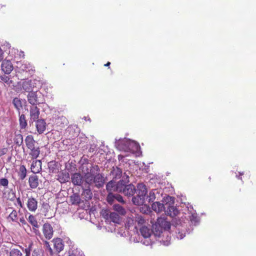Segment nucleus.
I'll return each instance as SVG.
<instances>
[{
    "mask_svg": "<svg viewBox=\"0 0 256 256\" xmlns=\"http://www.w3.org/2000/svg\"><path fill=\"white\" fill-rule=\"evenodd\" d=\"M12 103L14 107L20 112V110L22 108V102L21 100L17 98H14L12 100ZM20 112H19V114Z\"/></svg>",
    "mask_w": 256,
    "mask_h": 256,
    "instance_id": "34",
    "label": "nucleus"
},
{
    "mask_svg": "<svg viewBox=\"0 0 256 256\" xmlns=\"http://www.w3.org/2000/svg\"><path fill=\"white\" fill-rule=\"evenodd\" d=\"M113 208L121 215H124L126 213L125 209L119 204H114L113 206Z\"/></svg>",
    "mask_w": 256,
    "mask_h": 256,
    "instance_id": "32",
    "label": "nucleus"
},
{
    "mask_svg": "<svg viewBox=\"0 0 256 256\" xmlns=\"http://www.w3.org/2000/svg\"><path fill=\"white\" fill-rule=\"evenodd\" d=\"M136 223L138 226H141L144 224L146 222V220L144 217L140 214H135Z\"/></svg>",
    "mask_w": 256,
    "mask_h": 256,
    "instance_id": "33",
    "label": "nucleus"
},
{
    "mask_svg": "<svg viewBox=\"0 0 256 256\" xmlns=\"http://www.w3.org/2000/svg\"><path fill=\"white\" fill-rule=\"evenodd\" d=\"M110 64V62H108L106 64H104L105 66H108Z\"/></svg>",
    "mask_w": 256,
    "mask_h": 256,
    "instance_id": "53",
    "label": "nucleus"
},
{
    "mask_svg": "<svg viewBox=\"0 0 256 256\" xmlns=\"http://www.w3.org/2000/svg\"><path fill=\"white\" fill-rule=\"evenodd\" d=\"M54 248L58 252H60L63 250L64 244L62 240L60 238H56L53 240Z\"/></svg>",
    "mask_w": 256,
    "mask_h": 256,
    "instance_id": "17",
    "label": "nucleus"
},
{
    "mask_svg": "<svg viewBox=\"0 0 256 256\" xmlns=\"http://www.w3.org/2000/svg\"><path fill=\"white\" fill-rule=\"evenodd\" d=\"M70 174L68 172H61L58 174V180L60 183H65L68 181L70 180Z\"/></svg>",
    "mask_w": 256,
    "mask_h": 256,
    "instance_id": "18",
    "label": "nucleus"
},
{
    "mask_svg": "<svg viewBox=\"0 0 256 256\" xmlns=\"http://www.w3.org/2000/svg\"><path fill=\"white\" fill-rule=\"evenodd\" d=\"M122 180H124V183H128L130 182L128 174L126 172H124V174Z\"/></svg>",
    "mask_w": 256,
    "mask_h": 256,
    "instance_id": "46",
    "label": "nucleus"
},
{
    "mask_svg": "<svg viewBox=\"0 0 256 256\" xmlns=\"http://www.w3.org/2000/svg\"><path fill=\"white\" fill-rule=\"evenodd\" d=\"M16 202L20 208H23V204H22V202H21V200H20V197L16 198Z\"/></svg>",
    "mask_w": 256,
    "mask_h": 256,
    "instance_id": "49",
    "label": "nucleus"
},
{
    "mask_svg": "<svg viewBox=\"0 0 256 256\" xmlns=\"http://www.w3.org/2000/svg\"><path fill=\"white\" fill-rule=\"evenodd\" d=\"M156 228H158L160 232L162 230H168L170 228V223L162 218H158L156 224Z\"/></svg>",
    "mask_w": 256,
    "mask_h": 256,
    "instance_id": "5",
    "label": "nucleus"
},
{
    "mask_svg": "<svg viewBox=\"0 0 256 256\" xmlns=\"http://www.w3.org/2000/svg\"><path fill=\"white\" fill-rule=\"evenodd\" d=\"M166 208L164 209L165 210V214L170 216L171 217H174L176 216L178 212L177 208L174 206H171L169 204H166L165 205Z\"/></svg>",
    "mask_w": 256,
    "mask_h": 256,
    "instance_id": "14",
    "label": "nucleus"
},
{
    "mask_svg": "<svg viewBox=\"0 0 256 256\" xmlns=\"http://www.w3.org/2000/svg\"><path fill=\"white\" fill-rule=\"evenodd\" d=\"M29 186L31 188H36L39 184L38 178L36 175L30 176L28 179Z\"/></svg>",
    "mask_w": 256,
    "mask_h": 256,
    "instance_id": "15",
    "label": "nucleus"
},
{
    "mask_svg": "<svg viewBox=\"0 0 256 256\" xmlns=\"http://www.w3.org/2000/svg\"><path fill=\"white\" fill-rule=\"evenodd\" d=\"M114 198L118 202L122 203H124V200L122 196L118 194H114Z\"/></svg>",
    "mask_w": 256,
    "mask_h": 256,
    "instance_id": "45",
    "label": "nucleus"
},
{
    "mask_svg": "<svg viewBox=\"0 0 256 256\" xmlns=\"http://www.w3.org/2000/svg\"><path fill=\"white\" fill-rule=\"evenodd\" d=\"M32 256H37L36 253L35 252H34L32 254Z\"/></svg>",
    "mask_w": 256,
    "mask_h": 256,
    "instance_id": "54",
    "label": "nucleus"
},
{
    "mask_svg": "<svg viewBox=\"0 0 256 256\" xmlns=\"http://www.w3.org/2000/svg\"><path fill=\"white\" fill-rule=\"evenodd\" d=\"M27 170L24 165H20L18 172V176L20 180H24L26 176Z\"/></svg>",
    "mask_w": 256,
    "mask_h": 256,
    "instance_id": "25",
    "label": "nucleus"
},
{
    "mask_svg": "<svg viewBox=\"0 0 256 256\" xmlns=\"http://www.w3.org/2000/svg\"><path fill=\"white\" fill-rule=\"evenodd\" d=\"M156 199V196L153 191H150L148 196H146V202L147 201L148 202H153Z\"/></svg>",
    "mask_w": 256,
    "mask_h": 256,
    "instance_id": "38",
    "label": "nucleus"
},
{
    "mask_svg": "<svg viewBox=\"0 0 256 256\" xmlns=\"http://www.w3.org/2000/svg\"><path fill=\"white\" fill-rule=\"evenodd\" d=\"M49 172L50 173H56L58 170V163L52 160L48 164Z\"/></svg>",
    "mask_w": 256,
    "mask_h": 256,
    "instance_id": "26",
    "label": "nucleus"
},
{
    "mask_svg": "<svg viewBox=\"0 0 256 256\" xmlns=\"http://www.w3.org/2000/svg\"><path fill=\"white\" fill-rule=\"evenodd\" d=\"M75 128H78L76 125H70V126H68V130H69L70 132L72 130H74Z\"/></svg>",
    "mask_w": 256,
    "mask_h": 256,
    "instance_id": "51",
    "label": "nucleus"
},
{
    "mask_svg": "<svg viewBox=\"0 0 256 256\" xmlns=\"http://www.w3.org/2000/svg\"><path fill=\"white\" fill-rule=\"evenodd\" d=\"M124 158V156L120 154L118 156V159L119 160H122Z\"/></svg>",
    "mask_w": 256,
    "mask_h": 256,
    "instance_id": "52",
    "label": "nucleus"
},
{
    "mask_svg": "<svg viewBox=\"0 0 256 256\" xmlns=\"http://www.w3.org/2000/svg\"><path fill=\"white\" fill-rule=\"evenodd\" d=\"M74 256V255H72V256Z\"/></svg>",
    "mask_w": 256,
    "mask_h": 256,
    "instance_id": "58",
    "label": "nucleus"
},
{
    "mask_svg": "<svg viewBox=\"0 0 256 256\" xmlns=\"http://www.w3.org/2000/svg\"><path fill=\"white\" fill-rule=\"evenodd\" d=\"M8 219H10L12 222H16L18 220V213L16 210H13L9 214Z\"/></svg>",
    "mask_w": 256,
    "mask_h": 256,
    "instance_id": "37",
    "label": "nucleus"
},
{
    "mask_svg": "<svg viewBox=\"0 0 256 256\" xmlns=\"http://www.w3.org/2000/svg\"><path fill=\"white\" fill-rule=\"evenodd\" d=\"M22 88L27 92H32V80H24L22 85Z\"/></svg>",
    "mask_w": 256,
    "mask_h": 256,
    "instance_id": "27",
    "label": "nucleus"
},
{
    "mask_svg": "<svg viewBox=\"0 0 256 256\" xmlns=\"http://www.w3.org/2000/svg\"><path fill=\"white\" fill-rule=\"evenodd\" d=\"M122 174V171L121 168L116 167L112 172V174L116 178H120Z\"/></svg>",
    "mask_w": 256,
    "mask_h": 256,
    "instance_id": "35",
    "label": "nucleus"
},
{
    "mask_svg": "<svg viewBox=\"0 0 256 256\" xmlns=\"http://www.w3.org/2000/svg\"><path fill=\"white\" fill-rule=\"evenodd\" d=\"M136 192V188L132 184H128L125 186V188L124 190L122 193L128 197H130L134 196Z\"/></svg>",
    "mask_w": 256,
    "mask_h": 256,
    "instance_id": "12",
    "label": "nucleus"
},
{
    "mask_svg": "<svg viewBox=\"0 0 256 256\" xmlns=\"http://www.w3.org/2000/svg\"><path fill=\"white\" fill-rule=\"evenodd\" d=\"M28 222L32 226V230L36 234H40V232L38 230L39 225L36 218L32 214H30L28 218Z\"/></svg>",
    "mask_w": 256,
    "mask_h": 256,
    "instance_id": "7",
    "label": "nucleus"
},
{
    "mask_svg": "<svg viewBox=\"0 0 256 256\" xmlns=\"http://www.w3.org/2000/svg\"><path fill=\"white\" fill-rule=\"evenodd\" d=\"M33 245L32 242H30L28 248H26L23 251L26 254V256H30V252L32 250V246Z\"/></svg>",
    "mask_w": 256,
    "mask_h": 256,
    "instance_id": "42",
    "label": "nucleus"
},
{
    "mask_svg": "<svg viewBox=\"0 0 256 256\" xmlns=\"http://www.w3.org/2000/svg\"><path fill=\"white\" fill-rule=\"evenodd\" d=\"M116 185V184L115 182L113 180H110L109 182L106 186V189L107 191L109 192H116V188H115Z\"/></svg>",
    "mask_w": 256,
    "mask_h": 256,
    "instance_id": "31",
    "label": "nucleus"
},
{
    "mask_svg": "<svg viewBox=\"0 0 256 256\" xmlns=\"http://www.w3.org/2000/svg\"><path fill=\"white\" fill-rule=\"evenodd\" d=\"M10 256H22V252L18 249L13 248L10 252Z\"/></svg>",
    "mask_w": 256,
    "mask_h": 256,
    "instance_id": "40",
    "label": "nucleus"
},
{
    "mask_svg": "<svg viewBox=\"0 0 256 256\" xmlns=\"http://www.w3.org/2000/svg\"><path fill=\"white\" fill-rule=\"evenodd\" d=\"M102 215L106 220L116 224H120V216L116 212H110L106 210H102Z\"/></svg>",
    "mask_w": 256,
    "mask_h": 256,
    "instance_id": "4",
    "label": "nucleus"
},
{
    "mask_svg": "<svg viewBox=\"0 0 256 256\" xmlns=\"http://www.w3.org/2000/svg\"><path fill=\"white\" fill-rule=\"evenodd\" d=\"M42 232L46 239L50 240L52 238L54 230L50 224L45 223L42 226Z\"/></svg>",
    "mask_w": 256,
    "mask_h": 256,
    "instance_id": "6",
    "label": "nucleus"
},
{
    "mask_svg": "<svg viewBox=\"0 0 256 256\" xmlns=\"http://www.w3.org/2000/svg\"><path fill=\"white\" fill-rule=\"evenodd\" d=\"M6 254H8V250H6Z\"/></svg>",
    "mask_w": 256,
    "mask_h": 256,
    "instance_id": "56",
    "label": "nucleus"
},
{
    "mask_svg": "<svg viewBox=\"0 0 256 256\" xmlns=\"http://www.w3.org/2000/svg\"><path fill=\"white\" fill-rule=\"evenodd\" d=\"M2 70L6 74H10L14 69L13 65L12 62L9 60H4L2 61L1 65Z\"/></svg>",
    "mask_w": 256,
    "mask_h": 256,
    "instance_id": "8",
    "label": "nucleus"
},
{
    "mask_svg": "<svg viewBox=\"0 0 256 256\" xmlns=\"http://www.w3.org/2000/svg\"><path fill=\"white\" fill-rule=\"evenodd\" d=\"M136 218L135 216H128L126 218V226L128 228L132 226H134L135 228H137V226L136 223Z\"/></svg>",
    "mask_w": 256,
    "mask_h": 256,
    "instance_id": "24",
    "label": "nucleus"
},
{
    "mask_svg": "<svg viewBox=\"0 0 256 256\" xmlns=\"http://www.w3.org/2000/svg\"><path fill=\"white\" fill-rule=\"evenodd\" d=\"M82 170L84 173V180L89 186L94 184L98 188L103 186L104 178L102 174L100 173V168L98 165H92L88 167V164H82Z\"/></svg>",
    "mask_w": 256,
    "mask_h": 256,
    "instance_id": "1",
    "label": "nucleus"
},
{
    "mask_svg": "<svg viewBox=\"0 0 256 256\" xmlns=\"http://www.w3.org/2000/svg\"><path fill=\"white\" fill-rule=\"evenodd\" d=\"M56 124L60 126L64 127L68 124V120L65 116H59L57 119Z\"/></svg>",
    "mask_w": 256,
    "mask_h": 256,
    "instance_id": "29",
    "label": "nucleus"
},
{
    "mask_svg": "<svg viewBox=\"0 0 256 256\" xmlns=\"http://www.w3.org/2000/svg\"><path fill=\"white\" fill-rule=\"evenodd\" d=\"M243 174V173H240V175H242Z\"/></svg>",
    "mask_w": 256,
    "mask_h": 256,
    "instance_id": "57",
    "label": "nucleus"
},
{
    "mask_svg": "<svg viewBox=\"0 0 256 256\" xmlns=\"http://www.w3.org/2000/svg\"><path fill=\"white\" fill-rule=\"evenodd\" d=\"M20 126L21 129H24L28 126L27 120L26 116L24 114L20 116L19 118Z\"/></svg>",
    "mask_w": 256,
    "mask_h": 256,
    "instance_id": "30",
    "label": "nucleus"
},
{
    "mask_svg": "<svg viewBox=\"0 0 256 256\" xmlns=\"http://www.w3.org/2000/svg\"><path fill=\"white\" fill-rule=\"evenodd\" d=\"M28 100L31 104L36 105L38 103V97L36 92H30L28 95Z\"/></svg>",
    "mask_w": 256,
    "mask_h": 256,
    "instance_id": "22",
    "label": "nucleus"
},
{
    "mask_svg": "<svg viewBox=\"0 0 256 256\" xmlns=\"http://www.w3.org/2000/svg\"><path fill=\"white\" fill-rule=\"evenodd\" d=\"M4 58V52L0 47V62L2 61Z\"/></svg>",
    "mask_w": 256,
    "mask_h": 256,
    "instance_id": "50",
    "label": "nucleus"
},
{
    "mask_svg": "<svg viewBox=\"0 0 256 256\" xmlns=\"http://www.w3.org/2000/svg\"><path fill=\"white\" fill-rule=\"evenodd\" d=\"M8 179L6 178H2L0 180V184L4 186H8Z\"/></svg>",
    "mask_w": 256,
    "mask_h": 256,
    "instance_id": "44",
    "label": "nucleus"
},
{
    "mask_svg": "<svg viewBox=\"0 0 256 256\" xmlns=\"http://www.w3.org/2000/svg\"><path fill=\"white\" fill-rule=\"evenodd\" d=\"M140 232L144 238H148L151 236L152 231L147 226H142L140 229Z\"/></svg>",
    "mask_w": 256,
    "mask_h": 256,
    "instance_id": "20",
    "label": "nucleus"
},
{
    "mask_svg": "<svg viewBox=\"0 0 256 256\" xmlns=\"http://www.w3.org/2000/svg\"><path fill=\"white\" fill-rule=\"evenodd\" d=\"M82 196L86 200H89L92 199V194L89 186L88 188L83 189Z\"/></svg>",
    "mask_w": 256,
    "mask_h": 256,
    "instance_id": "23",
    "label": "nucleus"
},
{
    "mask_svg": "<svg viewBox=\"0 0 256 256\" xmlns=\"http://www.w3.org/2000/svg\"><path fill=\"white\" fill-rule=\"evenodd\" d=\"M40 114V109L36 106L31 107L30 108V120L36 122L38 120Z\"/></svg>",
    "mask_w": 256,
    "mask_h": 256,
    "instance_id": "10",
    "label": "nucleus"
},
{
    "mask_svg": "<svg viewBox=\"0 0 256 256\" xmlns=\"http://www.w3.org/2000/svg\"><path fill=\"white\" fill-rule=\"evenodd\" d=\"M8 151L6 148H0V157L5 154Z\"/></svg>",
    "mask_w": 256,
    "mask_h": 256,
    "instance_id": "47",
    "label": "nucleus"
},
{
    "mask_svg": "<svg viewBox=\"0 0 256 256\" xmlns=\"http://www.w3.org/2000/svg\"><path fill=\"white\" fill-rule=\"evenodd\" d=\"M126 183H124V180H120L116 184V192H122L124 191V190L125 188V186Z\"/></svg>",
    "mask_w": 256,
    "mask_h": 256,
    "instance_id": "28",
    "label": "nucleus"
},
{
    "mask_svg": "<svg viewBox=\"0 0 256 256\" xmlns=\"http://www.w3.org/2000/svg\"><path fill=\"white\" fill-rule=\"evenodd\" d=\"M30 169L34 174L40 172L42 170V162L40 160H36L32 161Z\"/></svg>",
    "mask_w": 256,
    "mask_h": 256,
    "instance_id": "13",
    "label": "nucleus"
},
{
    "mask_svg": "<svg viewBox=\"0 0 256 256\" xmlns=\"http://www.w3.org/2000/svg\"><path fill=\"white\" fill-rule=\"evenodd\" d=\"M115 199L114 194L112 192H109L106 197V200L108 202L112 204Z\"/></svg>",
    "mask_w": 256,
    "mask_h": 256,
    "instance_id": "41",
    "label": "nucleus"
},
{
    "mask_svg": "<svg viewBox=\"0 0 256 256\" xmlns=\"http://www.w3.org/2000/svg\"><path fill=\"white\" fill-rule=\"evenodd\" d=\"M44 246H46V248L49 250V251L50 252H52V249L50 246V245L49 244V242L47 241L44 242Z\"/></svg>",
    "mask_w": 256,
    "mask_h": 256,
    "instance_id": "48",
    "label": "nucleus"
},
{
    "mask_svg": "<svg viewBox=\"0 0 256 256\" xmlns=\"http://www.w3.org/2000/svg\"><path fill=\"white\" fill-rule=\"evenodd\" d=\"M15 144L20 146L23 144V136L21 134H16L14 139Z\"/></svg>",
    "mask_w": 256,
    "mask_h": 256,
    "instance_id": "36",
    "label": "nucleus"
},
{
    "mask_svg": "<svg viewBox=\"0 0 256 256\" xmlns=\"http://www.w3.org/2000/svg\"><path fill=\"white\" fill-rule=\"evenodd\" d=\"M36 126L39 134L44 132L46 128V124L43 119H40L36 121Z\"/></svg>",
    "mask_w": 256,
    "mask_h": 256,
    "instance_id": "11",
    "label": "nucleus"
},
{
    "mask_svg": "<svg viewBox=\"0 0 256 256\" xmlns=\"http://www.w3.org/2000/svg\"><path fill=\"white\" fill-rule=\"evenodd\" d=\"M0 80L1 81L7 84H10L11 82V80H10V78L6 75L0 76Z\"/></svg>",
    "mask_w": 256,
    "mask_h": 256,
    "instance_id": "43",
    "label": "nucleus"
},
{
    "mask_svg": "<svg viewBox=\"0 0 256 256\" xmlns=\"http://www.w3.org/2000/svg\"><path fill=\"white\" fill-rule=\"evenodd\" d=\"M25 143L27 148L29 150L28 152V158L30 160L36 159L40 154V148L38 146H36V141L32 135H28L25 138Z\"/></svg>",
    "mask_w": 256,
    "mask_h": 256,
    "instance_id": "2",
    "label": "nucleus"
},
{
    "mask_svg": "<svg viewBox=\"0 0 256 256\" xmlns=\"http://www.w3.org/2000/svg\"><path fill=\"white\" fill-rule=\"evenodd\" d=\"M20 222L22 224V226L24 228L25 230H31L30 226L24 220V218L22 217L20 218Z\"/></svg>",
    "mask_w": 256,
    "mask_h": 256,
    "instance_id": "39",
    "label": "nucleus"
},
{
    "mask_svg": "<svg viewBox=\"0 0 256 256\" xmlns=\"http://www.w3.org/2000/svg\"><path fill=\"white\" fill-rule=\"evenodd\" d=\"M147 192L146 185L143 184H138L135 192L136 195L132 198L133 203L138 206L142 205L145 203Z\"/></svg>",
    "mask_w": 256,
    "mask_h": 256,
    "instance_id": "3",
    "label": "nucleus"
},
{
    "mask_svg": "<svg viewBox=\"0 0 256 256\" xmlns=\"http://www.w3.org/2000/svg\"><path fill=\"white\" fill-rule=\"evenodd\" d=\"M238 178H239V179H242V178H241L240 176H238Z\"/></svg>",
    "mask_w": 256,
    "mask_h": 256,
    "instance_id": "55",
    "label": "nucleus"
},
{
    "mask_svg": "<svg viewBox=\"0 0 256 256\" xmlns=\"http://www.w3.org/2000/svg\"><path fill=\"white\" fill-rule=\"evenodd\" d=\"M152 209L156 212L159 213L166 208V206L160 202H154L152 205Z\"/></svg>",
    "mask_w": 256,
    "mask_h": 256,
    "instance_id": "19",
    "label": "nucleus"
},
{
    "mask_svg": "<svg viewBox=\"0 0 256 256\" xmlns=\"http://www.w3.org/2000/svg\"><path fill=\"white\" fill-rule=\"evenodd\" d=\"M38 202L37 200L31 196L28 198L26 206L28 210L32 212H34L38 208Z\"/></svg>",
    "mask_w": 256,
    "mask_h": 256,
    "instance_id": "9",
    "label": "nucleus"
},
{
    "mask_svg": "<svg viewBox=\"0 0 256 256\" xmlns=\"http://www.w3.org/2000/svg\"><path fill=\"white\" fill-rule=\"evenodd\" d=\"M81 201V198L78 194H74L70 197V202L72 205H79Z\"/></svg>",
    "mask_w": 256,
    "mask_h": 256,
    "instance_id": "21",
    "label": "nucleus"
},
{
    "mask_svg": "<svg viewBox=\"0 0 256 256\" xmlns=\"http://www.w3.org/2000/svg\"><path fill=\"white\" fill-rule=\"evenodd\" d=\"M72 182L75 186H80L82 182V176L80 173H74L72 176Z\"/></svg>",
    "mask_w": 256,
    "mask_h": 256,
    "instance_id": "16",
    "label": "nucleus"
}]
</instances>
